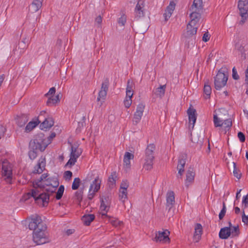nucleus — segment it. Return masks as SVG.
<instances>
[{"label":"nucleus","mask_w":248,"mask_h":248,"mask_svg":"<svg viewBox=\"0 0 248 248\" xmlns=\"http://www.w3.org/2000/svg\"><path fill=\"white\" fill-rule=\"evenodd\" d=\"M29 228L33 231L32 240L37 245L49 243L50 239L47 232L46 223L41 217L37 214L32 215L29 217Z\"/></svg>","instance_id":"f257e3e1"},{"label":"nucleus","mask_w":248,"mask_h":248,"mask_svg":"<svg viewBox=\"0 0 248 248\" xmlns=\"http://www.w3.org/2000/svg\"><path fill=\"white\" fill-rule=\"evenodd\" d=\"M47 146L45 140L41 138H36L30 141L29 143L30 151L28 155L31 160H33L37 156V150L44 151Z\"/></svg>","instance_id":"f03ea898"},{"label":"nucleus","mask_w":248,"mask_h":248,"mask_svg":"<svg viewBox=\"0 0 248 248\" xmlns=\"http://www.w3.org/2000/svg\"><path fill=\"white\" fill-rule=\"evenodd\" d=\"M38 187L36 186V187L31 189L28 195L33 197L38 205L42 206H47L49 200V194L46 193H40L39 190L37 189Z\"/></svg>","instance_id":"7ed1b4c3"},{"label":"nucleus","mask_w":248,"mask_h":248,"mask_svg":"<svg viewBox=\"0 0 248 248\" xmlns=\"http://www.w3.org/2000/svg\"><path fill=\"white\" fill-rule=\"evenodd\" d=\"M155 146L154 144L148 145L145 151L143 168L147 170H150L153 168V161L155 158L154 151Z\"/></svg>","instance_id":"20e7f679"},{"label":"nucleus","mask_w":248,"mask_h":248,"mask_svg":"<svg viewBox=\"0 0 248 248\" xmlns=\"http://www.w3.org/2000/svg\"><path fill=\"white\" fill-rule=\"evenodd\" d=\"M228 74L226 68H221L214 78V86L217 90H220L227 83Z\"/></svg>","instance_id":"39448f33"},{"label":"nucleus","mask_w":248,"mask_h":248,"mask_svg":"<svg viewBox=\"0 0 248 248\" xmlns=\"http://www.w3.org/2000/svg\"><path fill=\"white\" fill-rule=\"evenodd\" d=\"M1 174L7 183L11 184L12 180V169L11 164L7 161L2 163Z\"/></svg>","instance_id":"423d86ee"},{"label":"nucleus","mask_w":248,"mask_h":248,"mask_svg":"<svg viewBox=\"0 0 248 248\" xmlns=\"http://www.w3.org/2000/svg\"><path fill=\"white\" fill-rule=\"evenodd\" d=\"M238 8L240 15L242 17L240 23L243 24L248 16V1L247 0H239Z\"/></svg>","instance_id":"0eeeda50"},{"label":"nucleus","mask_w":248,"mask_h":248,"mask_svg":"<svg viewBox=\"0 0 248 248\" xmlns=\"http://www.w3.org/2000/svg\"><path fill=\"white\" fill-rule=\"evenodd\" d=\"M170 233V232L168 230H165L163 231H158L156 232L154 240L156 242H159L162 243H169L170 241L169 237Z\"/></svg>","instance_id":"6e6552de"},{"label":"nucleus","mask_w":248,"mask_h":248,"mask_svg":"<svg viewBox=\"0 0 248 248\" xmlns=\"http://www.w3.org/2000/svg\"><path fill=\"white\" fill-rule=\"evenodd\" d=\"M110 204V199L108 196H105L101 198L100 210L102 216L108 217L107 213L109 209Z\"/></svg>","instance_id":"1a4fd4ad"},{"label":"nucleus","mask_w":248,"mask_h":248,"mask_svg":"<svg viewBox=\"0 0 248 248\" xmlns=\"http://www.w3.org/2000/svg\"><path fill=\"white\" fill-rule=\"evenodd\" d=\"M101 182V181L99 179L98 176H97L91 185L89 189V194L88 195V198L90 200H92L93 199L94 193L97 192L100 189Z\"/></svg>","instance_id":"9d476101"},{"label":"nucleus","mask_w":248,"mask_h":248,"mask_svg":"<svg viewBox=\"0 0 248 248\" xmlns=\"http://www.w3.org/2000/svg\"><path fill=\"white\" fill-rule=\"evenodd\" d=\"M59 182L56 177H49L46 180V182L43 184V186H42V187H45L46 186H50L51 187L49 189H46V190L47 192L53 193L55 190L56 188L59 186Z\"/></svg>","instance_id":"9b49d317"},{"label":"nucleus","mask_w":248,"mask_h":248,"mask_svg":"<svg viewBox=\"0 0 248 248\" xmlns=\"http://www.w3.org/2000/svg\"><path fill=\"white\" fill-rule=\"evenodd\" d=\"M186 155L185 154L181 155L178 159V165L177 167V169L178 170L177 178L182 179V175L184 172V167L186 164Z\"/></svg>","instance_id":"f8f14e48"},{"label":"nucleus","mask_w":248,"mask_h":248,"mask_svg":"<svg viewBox=\"0 0 248 248\" xmlns=\"http://www.w3.org/2000/svg\"><path fill=\"white\" fill-rule=\"evenodd\" d=\"M145 108V105L143 103H140L137 107L136 111L134 113L133 122L136 125L138 124L142 117L143 112Z\"/></svg>","instance_id":"ddd939ff"},{"label":"nucleus","mask_w":248,"mask_h":248,"mask_svg":"<svg viewBox=\"0 0 248 248\" xmlns=\"http://www.w3.org/2000/svg\"><path fill=\"white\" fill-rule=\"evenodd\" d=\"M144 1L141 0H139L135 8V18L137 19H138L144 16Z\"/></svg>","instance_id":"4468645a"},{"label":"nucleus","mask_w":248,"mask_h":248,"mask_svg":"<svg viewBox=\"0 0 248 248\" xmlns=\"http://www.w3.org/2000/svg\"><path fill=\"white\" fill-rule=\"evenodd\" d=\"M203 5L202 0H194L192 5L191 6L189 11L191 12H202Z\"/></svg>","instance_id":"2eb2a0df"},{"label":"nucleus","mask_w":248,"mask_h":248,"mask_svg":"<svg viewBox=\"0 0 248 248\" xmlns=\"http://www.w3.org/2000/svg\"><path fill=\"white\" fill-rule=\"evenodd\" d=\"M175 3L174 1H171L170 2L169 5L167 7L165 12L163 14L165 21H168L171 16V15L175 9Z\"/></svg>","instance_id":"dca6fc26"},{"label":"nucleus","mask_w":248,"mask_h":248,"mask_svg":"<svg viewBox=\"0 0 248 248\" xmlns=\"http://www.w3.org/2000/svg\"><path fill=\"white\" fill-rule=\"evenodd\" d=\"M200 12H191L189 15L190 21L188 23L192 25L198 26L199 23L201 20V14Z\"/></svg>","instance_id":"f3484780"},{"label":"nucleus","mask_w":248,"mask_h":248,"mask_svg":"<svg viewBox=\"0 0 248 248\" xmlns=\"http://www.w3.org/2000/svg\"><path fill=\"white\" fill-rule=\"evenodd\" d=\"M195 171L194 168L190 167L186 171V179L185 180L186 185L188 186L189 185L193 183L195 177Z\"/></svg>","instance_id":"a211bd4d"},{"label":"nucleus","mask_w":248,"mask_h":248,"mask_svg":"<svg viewBox=\"0 0 248 248\" xmlns=\"http://www.w3.org/2000/svg\"><path fill=\"white\" fill-rule=\"evenodd\" d=\"M166 201V209L170 211L172 208L175 202L174 193L173 191H171L167 193Z\"/></svg>","instance_id":"6ab92c4d"},{"label":"nucleus","mask_w":248,"mask_h":248,"mask_svg":"<svg viewBox=\"0 0 248 248\" xmlns=\"http://www.w3.org/2000/svg\"><path fill=\"white\" fill-rule=\"evenodd\" d=\"M43 0H33L29 7V11L31 13L37 12L42 7Z\"/></svg>","instance_id":"aec40b11"},{"label":"nucleus","mask_w":248,"mask_h":248,"mask_svg":"<svg viewBox=\"0 0 248 248\" xmlns=\"http://www.w3.org/2000/svg\"><path fill=\"white\" fill-rule=\"evenodd\" d=\"M48 175L47 173L43 174L39 178L35 180L32 183L33 187H40L42 188L43 184L46 182V180L47 179Z\"/></svg>","instance_id":"412c9836"},{"label":"nucleus","mask_w":248,"mask_h":248,"mask_svg":"<svg viewBox=\"0 0 248 248\" xmlns=\"http://www.w3.org/2000/svg\"><path fill=\"white\" fill-rule=\"evenodd\" d=\"M134 158V155L129 153L126 152L124 157V165L125 170H128L130 169V160Z\"/></svg>","instance_id":"4be33fe9"},{"label":"nucleus","mask_w":248,"mask_h":248,"mask_svg":"<svg viewBox=\"0 0 248 248\" xmlns=\"http://www.w3.org/2000/svg\"><path fill=\"white\" fill-rule=\"evenodd\" d=\"M45 158L41 157L39 160L37 165L34 167L33 173H41L45 169Z\"/></svg>","instance_id":"5701e85b"},{"label":"nucleus","mask_w":248,"mask_h":248,"mask_svg":"<svg viewBox=\"0 0 248 248\" xmlns=\"http://www.w3.org/2000/svg\"><path fill=\"white\" fill-rule=\"evenodd\" d=\"M28 120V114H21L17 116L16 118V123L19 126L22 127L25 125Z\"/></svg>","instance_id":"b1692460"},{"label":"nucleus","mask_w":248,"mask_h":248,"mask_svg":"<svg viewBox=\"0 0 248 248\" xmlns=\"http://www.w3.org/2000/svg\"><path fill=\"white\" fill-rule=\"evenodd\" d=\"M198 28V26L192 25L188 23L187 25L186 37L189 38L195 35L197 33Z\"/></svg>","instance_id":"393cba45"},{"label":"nucleus","mask_w":248,"mask_h":248,"mask_svg":"<svg viewBox=\"0 0 248 248\" xmlns=\"http://www.w3.org/2000/svg\"><path fill=\"white\" fill-rule=\"evenodd\" d=\"M202 232V227L201 224L197 223L195 227V232L194 239L196 242H198L201 238V235Z\"/></svg>","instance_id":"a878e982"},{"label":"nucleus","mask_w":248,"mask_h":248,"mask_svg":"<svg viewBox=\"0 0 248 248\" xmlns=\"http://www.w3.org/2000/svg\"><path fill=\"white\" fill-rule=\"evenodd\" d=\"M54 120L52 118H46L40 125L41 128V129H49L54 125Z\"/></svg>","instance_id":"bb28decb"},{"label":"nucleus","mask_w":248,"mask_h":248,"mask_svg":"<svg viewBox=\"0 0 248 248\" xmlns=\"http://www.w3.org/2000/svg\"><path fill=\"white\" fill-rule=\"evenodd\" d=\"M187 114L188 115L189 123L190 124L191 122H192V127L193 128L197 119L196 110L193 108H189L187 110Z\"/></svg>","instance_id":"cd10ccee"},{"label":"nucleus","mask_w":248,"mask_h":248,"mask_svg":"<svg viewBox=\"0 0 248 248\" xmlns=\"http://www.w3.org/2000/svg\"><path fill=\"white\" fill-rule=\"evenodd\" d=\"M231 236L230 227L221 228L219 232V237L222 239H226Z\"/></svg>","instance_id":"c85d7f7f"},{"label":"nucleus","mask_w":248,"mask_h":248,"mask_svg":"<svg viewBox=\"0 0 248 248\" xmlns=\"http://www.w3.org/2000/svg\"><path fill=\"white\" fill-rule=\"evenodd\" d=\"M135 87L134 83L130 79H128L127 82V86L126 89V95L128 96H133V88Z\"/></svg>","instance_id":"c756f323"},{"label":"nucleus","mask_w":248,"mask_h":248,"mask_svg":"<svg viewBox=\"0 0 248 248\" xmlns=\"http://www.w3.org/2000/svg\"><path fill=\"white\" fill-rule=\"evenodd\" d=\"M211 91L212 89L209 84V80H207L204 83L203 88V93L204 94V98L205 99H208L210 97Z\"/></svg>","instance_id":"7c9ffc66"},{"label":"nucleus","mask_w":248,"mask_h":248,"mask_svg":"<svg viewBox=\"0 0 248 248\" xmlns=\"http://www.w3.org/2000/svg\"><path fill=\"white\" fill-rule=\"evenodd\" d=\"M95 218V216L93 214H87L85 215L82 217V220L84 224L87 226L90 225L91 222H92Z\"/></svg>","instance_id":"2f4dec72"},{"label":"nucleus","mask_w":248,"mask_h":248,"mask_svg":"<svg viewBox=\"0 0 248 248\" xmlns=\"http://www.w3.org/2000/svg\"><path fill=\"white\" fill-rule=\"evenodd\" d=\"M166 85H161L153 91V93L156 96L162 97L165 94Z\"/></svg>","instance_id":"473e14b6"},{"label":"nucleus","mask_w":248,"mask_h":248,"mask_svg":"<svg viewBox=\"0 0 248 248\" xmlns=\"http://www.w3.org/2000/svg\"><path fill=\"white\" fill-rule=\"evenodd\" d=\"M82 153V150L78 147H71L70 155L77 159L79 157Z\"/></svg>","instance_id":"72a5a7b5"},{"label":"nucleus","mask_w":248,"mask_h":248,"mask_svg":"<svg viewBox=\"0 0 248 248\" xmlns=\"http://www.w3.org/2000/svg\"><path fill=\"white\" fill-rule=\"evenodd\" d=\"M40 121L38 120L36 121L30 122L25 127V131L29 132L31 131L34 127H35L39 123Z\"/></svg>","instance_id":"f704fd0d"},{"label":"nucleus","mask_w":248,"mask_h":248,"mask_svg":"<svg viewBox=\"0 0 248 248\" xmlns=\"http://www.w3.org/2000/svg\"><path fill=\"white\" fill-rule=\"evenodd\" d=\"M119 198L120 200L124 202L127 199V191L126 189H123L120 188L119 190Z\"/></svg>","instance_id":"c9c22d12"},{"label":"nucleus","mask_w":248,"mask_h":248,"mask_svg":"<svg viewBox=\"0 0 248 248\" xmlns=\"http://www.w3.org/2000/svg\"><path fill=\"white\" fill-rule=\"evenodd\" d=\"M60 101L59 94H57L54 97H50L46 102V105L48 106L53 105Z\"/></svg>","instance_id":"e433bc0d"},{"label":"nucleus","mask_w":248,"mask_h":248,"mask_svg":"<svg viewBox=\"0 0 248 248\" xmlns=\"http://www.w3.org/2000/svg\"><path fill=\"white\" fill-rule=\"evenodd\" d=\"M240 234L238 225L232 226L231 228V235L232 237H237Z\"/></svg>","instance_id":"4c0bfd02"},{"label":"nucleus","mask_w":248,"mask_h":248,"mask_svg":"<svg viewBox=\"0 0 248 248\" xmlns=\"http://www.w3.org/2000/svg\"><path fill=\"white\" fill-rule=\"evenodd\" d=\"M235 48L239 51L242 54L245 53L244 43L240 41L237 42L235 45Z\"/></svg>","instance_id":"58836bf2"},{"label":"nucleus","mask_w":248,"mask_h":248,"mask_svg":"<svg viewBox=\"0 0 248 248\" xmlns=\"http://www.w3.org/2000/svg\"><path fill=\"white\" fill-rule=\"evenodd\" d=\"M213 121L216 127L222 126L223 124L222 121L217 117V114H214Z\"/></svg>","instance_id":"ea45409f"},{"label":"nucleus","mask_w":248,"mask_h":248,"mask_svg":"<svg viewBox=\"0 0 248 248\" xmlns=\"http://www.w3.org/2000/svg\"><path fill=\"white\" fill-rule=\"evenodd\" d=\"M64 186L62 185L60 186L59 187L58 190L56 193V195L55 197V198L57 200H60L61 199V198L62 196V195H63V193L64 192Z\"/></svg>","instance_id":"a19ab883"},{"label":"nucleus","mask_w":248,"mask_h":248,"mask_svg":"<svg viewBox=\"0 0 248 248\" xmlns=\"http://www.w3.org/2000/svg\"><path fill=\"white\" fill-rule=\"evenodd\" d=\"M233 175L235 177H236L238 179H240L241 177V173L240 172V170H238L236 168V164L235 163L233 162Z\"/></svg>","instance_id":"79ce46f5"},{"label":"nucleus","mask_w":248,"mask_h":248,"mask_svg":"<svg viewBox=\"0 0 248 248\" xmlns=\"http://www.w3.org/2000/svg\"><path fill=\"white\" fill-rule=\"evenodd\" d=\"M109 221L113 226L115 227L121 226V225L122 224V222L119 221L117 219L115 218H111L110 217Z\"/></svg>","instance_id":"37998d69"},{"label":"nucleus","mask_w":248,"mask_h":248,"mask_svg":"<svg viewBox=\"0 0 248 248\" xmlns=\"http://www.w3.org/2000/svg\"><path fill=\"white\" fill-rule=\"evenodd\" d=\"M132 96H128L126 95V97L124 100V105L126 108H128L131 106L132 101Z\"/></svg>","instance_id":"c03bdc74"},{"label":"nucleus","mask_w":248,"mask_h":248,"mask_svg":"<svg viewBox=\"0 0 248 248\" xmlns=\"http://www.w3.org/2000/svg\"><path fill=\"white\" fill-rule=\"evenodd\" d=\"M80 183V180L79 178L78 177V178H75V179L73 182V184H72V188L73 190L77 189L79 186Z\"/></svg>","instance_id":"a18cd8bd"},{"label":"nucleus","mask_w":248,"mask_h":248,"mask_svg":"<svg viewBox=\"0 0 248 248\" xmlns=\"http://www.w3.org/2000/svg\"><path fill=\"white\" fill-rule=\"evenodd\" d=\"M20 43L23 44V49L26 48L29 43H30L29 37L27 35L24 36L22 38V41L20 42Z\"/></svg>","instance_id":"49530a36"},{"label":"nucleus","mask_w":248,"mask_h":248,"mask_svg":"<svg viewBox=\"0 0 248 248\" xmlns=\"http://www.w3.org/2000/svg\"><path fill=\"white\" fill-rule=\"evenodd\" d=\"M222 123H223V125H224V127L226 129H227L228 130L231 128V127L232 125V122L230 119L224 120V122H222Z\"/></svg>","instance_id":"de8ad7c7"},{"label":"nucleus","mask_w":248,"mask_h":248,"mask_svg":"<svg viewBox=\"0 0 248 248\" xmlns=\"http://www.w3.org/2000/svg\"><path fill=\"white\" fill-rule=\"evenodd\" d=\"M226 212V205H225V202H223L222 208L219 214V218L220 220H221L222 219H223V218L224 217L225 215Z\"/></svg>","instance_id":"09e8293b"},{"label":"nucleus","mask_w":248,"mask_h":248,"mask_svg":"<svg viewBox=\"0 0 248 248\" xmlns=\"http://www.w3.org/2000/svg\"><path fill=\"white\" fill-rule=\"evenodd\" d=\"M107 92L106 91H100L98 93V96L97 98V100L98 101H100L101 99H105L106 95H107Z\"/></svg>","instance_id":"8fccbe9b"},{"label":"nucleus","mask_w":248,"mask_h":248,"mask_svg":"<svg viewBox=\"0 0 248 248\" xmlns=\"http://www.w3.org/2000/svg\"><path fill=\"white\" fill-rule=\"evenodd\" d=\"M126 21V17L125 15H123L118 19V23L124 26Z\"/></svg>","instance_id":"3c124183"},{"label":"nucleus","mask_w":248,"mask_h":248,"mask_svg":"<svg viewBox=\"0 0 248 248\" xmlns=\"http://www.w3.org/2000/svg\"><path fill=\"white\" fill-rule=\"evenodd\" d=\"M108 80L106 79L104 82L102 83L101 91H108Z\"/></svg>","instance_id":"603ef678"},{"label":"nucleus","mask_w":248,"mask_h":248,"mask_svg":"<svg viewBox=\"0 0 248 248\" xmlns=\"http://www.w3.org/2000/svg\"><path fill=\"white\" fill-rule=\"evenodd\" d=\"M116 178V172H113L111 173L110 176L108 178L109 182L113 184L115 183V178Z\"/></svg>","instance_id":"864d4df0"},{"label":"nucleus","mask_w":248,"mask_h":248,"mask_svg":"<svg viewBox=\"0 0 248 248\" xmlns=\"http://www.w3.org/2000/svg\"><path fill=\"white\" fill-rule=\"evenodd\" d=\"M82 193L81 191H77L75 193V196L78 201L80 203L82 200Z\"/></svg>","instance_id":"5fc2aeb1"},{"label":"nucleus","mask_w":248,"mask_h":248,"mask_svg":"<svg viewBox=\"0 0 248 248\" xmlns=\"http://www.w3.org/2000/svg\"><path fill=\"white\" fill-rule=\"evenodd\" d=\"M32 56L31 54H28L27 56H24L23 58V62L25 63V62L27 63H30L31 62V60H32Z\"/></svg>","instance_id":"6e6d98bb"},{"label":"nucleus","mask_w":248,"mask_h":248,"mask_svg":"<svg viewBox=\"0 0 248 248\" xmlns=\"http://www.w3.org/2000/svg\"><path fill=\"white\" fill-rule=\"evenodd\" d=\"M242 204L244 206V209L248 207V195H247L243 197L242 200Z\"/></svg>","instance_id":"4d7b16f0"},{"label":"nucleus","mask_w":248,"mask_h":248,"mask_svg":"<svg viewBox=\"0 0 248 248\" xmlns=\"http://www.w3.org/2000/svg\"><path fill=\"white\" fill-rule=\"evenodd\" d=\"M77 159L75 158H73L72 156L70 155V159H69L68 161L66 163V165L68 166L70 165L71 166H73L75 163L77 162Z\"/></svg>","instance_id":"13d9d810"},{"label":"nucleus","mask_w":248,"mask_h":248,"mask_svg":"<svg viewBox=\"0 0 248 248\" xmlns=\"http://www.w3.org/2000/svg\"><path fill=\"white\" fill-rule=\"evenodd\" d=\"M232 77L235 80H238L239 79V76L237 74V71L235 68L234 67L232 70Z\"/></svg>","instance_id":"bf43d9fd"},{"label":"nucleus","mask_w":248,"mask_h":248,"mask_svg":"<svg viewBox=\"0 0 248 248\" xmlns=\"http://www.w3.org/2000/svg\"><path fill=\"white\" fill-rule=\"evenodd\" d=\"M242 220L244 224H248V216H246L245 214L244 209L243 210V214L242 215Z\"/></svg>","instance_id":"052dcab7"},{"label":"nucleus","mask_w":248,"mask_h":248,"mask_svg":"<svg viewBox=\"0 0 248 248\" xmlns=\"http://www.w3.org/2000/svg\"><path fill=\"white\" fill-rule=\"evenodd\" d=\"M237 136L241 142H244L245 141V136L242 132H239Z\"/></svg>","instance_id":"680f3d73"},{"label":"nucleus","mask_w":248,"mask_h":248,"mask_svg":"<svg viewBox=\"0 0 248 248\" xmlns=\"http://www.w3.org/2000/svg\"><path fill=\"white\" fill-rule=\"evenodd\" d=\"M191 141L193 143H197V146H198L199 148H201L202 147V139L201 140H199L198 141H196V140L193 137H192Z\"/></svg>","instance_id":"e2e57ef3"},{"label":"nucleus","mask_w":248,"mask_h":248,"mask_svg":"<svg viewBox=\"0 0 248 248\" xmlns=\"http://www.w3.org/2000/svg\"><path fill=\"white\" fill-rule=\"evenodd\" d=\"M72 176V172L71 171L67 170L64 172V177L65 179L70 180Z\"/></svg>","instance_id":"0e129e2a"},{"label":"nucleus","mask_w":248,"mask_h":248,"mask_svg":"<svg viewBox=\"0 0 248 248\" xmlns=\"http://www.w3.org/2000/svg\"><path fill=\"white\" fill-rule=\"evenodd\" d=\"M210 37V34L208 33V32H206L204 33L203 37H202V41L206 42L208 41L209 40Z\"/></svg>","instance_id":"69168bd1"},{"label":"nucleus","mask_w":248,"mask_h":248,"mask_svg":"<svg viewBox=\"0 0 248 248\" xmlns=\"http://www.w3.org/2000/svg\"><path fill=\"white\" fill-rule=\"evenodd\" d=\"M128 187V184L127 182V181H123V183L121 185L120 188L123 189H127Z\"/></svg>","instance_id":"338daca9"},{"label":"nucleus","mask_w":248,"mask_h":248,"mask_svg":"<svg viewBox=\"0 0 248 248\" xmlns=\"http://www.w3.org/2000/svg\"><path fill=\"white\" fill-rule=\"evenodd\" d=\"M55 92H56L55 88L52 87L49 89L48 92L45 94V96H47L49 95H53L55 93Z\"/></svg>","instance_id":"774afa93"}]
</instances>
